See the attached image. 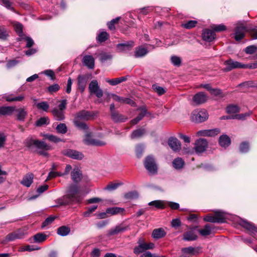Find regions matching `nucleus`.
<instances>
[{"label":"nucleus","mask_w":257,"mask_h":257,"mask_svg":"<svg viewBox=\"0 0 257 257\" xmlns=\"http://www.w3.org/2000/svg\"><path fill=\"white\" fill-rule=\"evenodd\" d=\"M149 52L147 48L143 46H140L136 48L134 52V56L136 58H141L145 56Z\"/></svg>","instance_id":"obj_20"},{"label":"nucleus","mask_w":257,"mask_h":257,"mask_svg":"<svg viewBox=\"0 0 257 257\" xmlns=\"http://www.w3.org/2000/svg\"><path fill=\"white\" fill-rule=\"evenodd\" d=\"M83 141L84 143L87 145L103 146L106 144V143L103 141L92 139L89 134L86 135L85 138L84 139Z\"/></svg>","instance_id":"obj_11"},{"label":"nucleus","mask_w":257,"mask_h":257,"mask_svg":"<svg viewBox=\"0 0 257 257\" xmlns=\"http://www.w3.org/2000/svg\"><path fill=\"white\" fill-rule=\"evenodd\" d=\"M215 217L216 220L219 221L217 222L218 223H221L225 222V216L224 212L221 211H215Z\"/></svg>","instance_id":"obj_44"},{"label":"nucleus","mask_w":257,"mask_h":257,"mask_svg":"<svg viewBox=\"0 0 257 257\" xmlns=\"http://www.w3.org/2000/svg\"><path fill=\"white\" fill-rule=\"evenodd\" d=\"M207 96L204 92H200L196 94L193 98V101L197 104L204 103L207 100Z\"/></svg>","instance_id":"obj_25"},{"label":"nucleus","mask_w":257,"mask_h":257,"mask_svg":"<svg viewBox=\"0 0 257 257\" xmlns=\"http://www.w3.org/2000/svg\"><path fill=\"white\" fill-rule=\"evenodd\" d=\"M77 80L78 89L80 90L81 92L82 93L85 89L87 79L86 77L84 75H79Z\"/></svg>","instance_id":"obj_26"},{"label":"nucleus","mask_w":257,"mask_h":257,"mask_svg":"<svg viewBox=\"0 0 257 257\" xmlns=\"http://www.w3.org/2000/svg\"><path fill=\"white\" fill-rule=\"evenodd\" d=\"M122 183H110L108 184L105 187V190H107L108 191H112L115 190L119 186L122 185Z\"/></svg>","instance_id":"obj_57"},{"label":"nucleus","mask_w":257,"mask_h":257,"mask_svg":"<svg viewBox=\"0 0 257 257\" xmlns=\"http://www.w3.org/2000/svg\"><path fill=\"white\" fill-rule=\"evenodd\" d=\"M8 36V31L4 27L0 28V39H6Z\"/></svg>","instance_id":"obj_64"},{"label":"nucleus","mask_w":257,"mask_h":257,"mask_svg":"<svg viewBox=\"0 0 257 257\" xmlns=\"http://www.w3.org/2000/svg\"><path fill=\"white\" fill-rule=\"evenodd\" d=\"M213 227L209 224H206L204 228L198 230V232L202 236L210 235L212 232Z\"/></svg>","instance_id":"obj_34"},{"label":"nucleus","mask_w":257,"mask_h":257,"mask_svg":"<svg viewBox=\"0 0 257 257\" xmlns=\"http://www.w3.org/2000/svg\"><path fill=\"white\" fill-rule=\"evenodd\" d=\"M44 136L46 139L54 143H58L62 141L61 139L52 135L46 134Z\"/></svg>","instance_id":"obj_55"},{"label":"nucleus","mask_w":257,"mask_h":257,"mask_svg":"<svg viewBox=\"0 0 257 257\" xmlns=\"http://www.w3.org/2000/svg\"><path fill=\"white\" fill-rule=\"evenodd\" d=\"M171 63L175 66L179 67L182 63L181 58L177 56H172L170 58Z\"/></svg>","instance_id":"obj_47"},{"label":"nucleus","mask_w":257,"mask_h":257,"mask_svg":"<svg viewBox=\"0 0 257 257\" xmlns=\"http://www.w3.org/2000/svg\"><path fill=\"white\" fill-rule=\"evenodd\" d=\"M126 78L123 76L112 79H106L105 81L111 85L114 86L122 82L125 81L126 80Z\"/></svg>","instance_id":"obj_36"},{"label":"nucleus","mask_w":257,"mask_h":257,"mask_svg":"<svg viewBox=\"0 0 257 257\" xmlns=\"http://www.w3.org/2000/svg\"><path fill=\"white\" fill-rule=\"evenodd\" d=\"M50 122L49 118L48 117H42L36 121L35 124L37 126H41L44 124H48Z\"/></svg>","instance_id":"obj_45"},{"label":"nucleus","mask_w":257,"mask_h":257,"mask_svg":"<svg viewBox=\"0 0 257 257\" xmlns=\"http://www.w3.org/2000/svg\"><path fill=\"white\" fill-rule=\"evenodd\" d=\"M15 110L17 113V119L21 121H24L28 114L27 110L24 107L15 110L13 106L0 107V116L10 115Z\"/></svg>","instance_id":"obj_2"},{"label":"nucleus","mask_w":257,"mask_h":257,"mask_svg":"<svg viewBox=\"0 0 257 257\" xmlns=\"http://www.w3.org/2000/svg\"><path fill=\"white\" fill-rule=\"evenodd\" d=\"M144 147L142 145H138L136 147V153L138 158H140L143 154Z\"/></svg>","instance_id":"obj_60"},{"label":"nucleus","mask_w":257,"mask_h":257,"mask_svg":"<svg viewBox=\"0 0 257 257\" xmlns=\"http://www.w3.org/2000/svg\"><path fill=\"white\" fill-rule=\"evenodd\" d=\"M168 145L175 152H178L181 150V143L176 138H170L168 140Z\"/></svg>","instance_id":"obj_18"},{"label":"nucleus","mask_w":257,"mask_h":257,"mask_svg":"<svg viewBox=\"0 0 257 257\" xmlns=\"http://www.w3.org/2000/svg\"><path fill=\"white\" fill-rule=\"evenodd\" d=\"M37 108L39 110H42L45 112H48L49 105L47 101H42L37 103H35Z\"/></svg>","instance_id":"obj_42"},{"label":"nucleus","mask_w":257,"mask_h":257,"mask_svg":"<svg viewBox=\"0 0 257 257\" xmlns=\"http://www.w3.org/2000/svg\"><path fill=\"white\" fill-rule=\"evenodd\" d=\"M257 50V47L254 45H251L247 47L245 49V52L248 54H252Z\"/></svg>","instance_id":"obj_61"},{"label":"nucleus","mask_w":257,"mask_h":257,"mask_svg":"<svg viewBox=\"0 0 257 257\" xmlns=\"http://www.w3.org/2000/svg\"><path fill=\"white\" fill-rule=\"evenodd\" d=\"M197 22L195 20H190L185 23L182 24V26L187 29H191L194 27L197 24Z\"/></svg>","instance_id":"obj_54"},{"label":"nucleus","mask_w":257,"mask_h":257,"mask_svg":"<svg viewBox=\"0 0 257 257\" xmlns=\"http://www.w3.org/2000/svg\"><path fill=\"white\" fill-rule=\"evenodd\" d=\"M239 224L240 225L250 231L252 234H255L257 232V228L251 222H247L244 220H241L239 221Z\"/></svg>","instance_id":"obj_17"},{"label":"nucleus","mask_w":257,"mask_h":257,"mask_svg":"<svg viewBox=\"0 0 257 257\" xmlns=\"http://www.w3.org/2000/svg\"><path fill=\"white\" fill-rule=\"evenodd\" d=\"M226 111L228 113H235L239 111V108L237 105H229L226 108Z\"/></svg>","instance_id":"obj_56"},{"label":"nucleus","mask_w":257,"mask_h":257,"mask_svg":"<svg viewBox=\"0 0 257 257\" xmlns=\"http://www.w3.org/2000/svg\"><path fill=\"white\" fill-rule=\"evenodd\" d=\"M3 5L8 9L12 11L13 12L16 13L14 7H12L13 4L12 0H1Z\"/></svg>","instance_id":"obj_51"},{"label":"nucleus","mask_w":257,"mask_h":257,"mask_svg":"<svg viewBox=\"0 0 257 257\" xmlns=\"http://www.w3.org/2000/svg\"><path fill=\"white\" fill-rule=\"evenodd\" d=\"M120 18L117 17L115 19H114L112 20L111 21L107 23V26L109 28V29L111 30H113L115 29L114 24L118 23V21L119 20Z\"/></svg>","instance_id":"obj_59"},{"label":"nucleus","mask_w":257,"mask_h":257,"mask_svg":"<svg viewBox=\"0 0 257 257\" xmlns=\"http://www.w3.org/2000/svg\"><path fill=\"white\" fill-rule=\"evenodd\" d=\"M127 229V227L123 225H117L114 228H111L108 231V235L112 236L115 234H118L119 233L125 231Z\"/></svg>","instance_id":"obj_22"},{"label":"nucleus","mask_w":257,"mask_h":257,"mask_svg":"<svg viewBox=\"0 0 257 257\" xmlns=\"http://www.w3.org/2000/svg\"><path fill=\"white\" fill-rule=\"evenodd\" d=\"M144 165L146 170L151 174H156L157 173L158 167L152 156H149L146 158Z\"/></svg>","instance_id":"obj_6"},{"label":"nucleus","mask_w":257,"mask_h":257,"mask_svg":"<svg viewBox=\"0 0 257 257\" xmlns=\"http://www.w3.org/2000/svg\"><path fill=\"white\" fill-rule=\"evenodd\" d=\"M51 112L56 120L60 121L64 119L65 115L63 111L59 110L57 108H54Z\"/></svg>","instance_id":"obj_31"},{"label":"nucleus","mask_w":257,"mask_h":257,"mask_svg":"<svg viewBox=\"0 0 257 257\" xmlns=\"http://www.w3.org/2000/svg\"><path fill=\"white\" fill-rule=\"evenodd\" d=\"M73 123L74 125L80 130L83 131H87L88 130V127L86 124L85 122L81 121V120L74 119Z\"/></svg>","instance_id":"obj_41"},{"label":"nucleus","mask_w":257,"mask_h":257,"mask_svg":"<svg viewBox=\"0 0 257 257\" xmlns=\"http://www.w3.org/2000/svg\"><path fill=\"white\" fill-rule=\"evenodd\" d=\"M152 88L159 95H161L166 92L164 88L159 86L157 84H153L152 85Z\"/></svg>","instance_id":"obj_52"},{"label":"nucleus","mask_w":257,"mask_h":257,"mask_svg":"<svg viewBox=\"0 0 257 257\" xmlns=\"http://www.w3.org/2000/svg\"><path fill=\"white\" fill-rule=\"evenodd\" d=\"M94 58L91 55H85L83 57L82 59V63L84 65L90 69L94 68Z\"/></svg>","instance_id":"obj_19"},{"label":"nucleus","mask_w":257,"mask_h":257,"mask_svg":"<svg viewBox=\"0 0 257 257\" xmlns=\"http://www.w3.org/2000/svg\"><path fill=\"white\" fill-rule=\"evenodd\" d=\"M224 64L226 66L225 68L226 71H229L233 69L243 68V64L238 62L229 59L224 62Z\"/></svg>","instance_id":"obj_12"},{"label":"nucleus","mask_w":257,"mask_h":257,"mask_svg":"<svg viewBox=\"0 0 257 257\" xmlns=\"http://www.w3.org/2000/svg\"><path fill=\"white\" fill-rule=\"evenodd\" d=\"M3 98L6 99V101L9 102L12 101H22L25 98L24 95H20L18 96H15L13 94H5Z\"/></svg>","instance_id":"obj_27"},{"label":"nucleus","mask_w":257,"mask_h":257,"mask_svg":"<svg viewBox=\"0 0 257 257\" xmlns=\"http://www.w3.org/2000/svg\"><path fill=\"white\" fill-rule=\"evenodd\" d=\"M202 37L203 40L210 42L215 39V34L213 30L205 29L202 31Z\"/></svg>","instance_id":"obj_16"},{"label":"nucleus","mask_w":257,"mask_h":257,"mask_svg":"<svg viewBox=\"0 0 257 257\" xmlns=\"http://www.w3.org/2000/svg\"><path fill=\"white\" fill-rule=\"evenodd\" d=\"M141 112L140 114L134 119L131 121L132 124H136L139 121H140L146 114L147 110L145 108H142L141 109Z\"/></svg>","instance_id":"obj_39"},{"label":"nucleus","mask_w":257,"mask_h":257,"mask_svg":"<svg viewBox=\"0 0 257 257\" xmlns=\"http://www.w3.org/2000/svg\"><path fill=\"white\" fill-rule=\"evenodd\" d=\"M138 245L135 246L134 248V253L138 255L144 251L152 249L155 247V244L153 242L147 243L145 239L143 237H140L137 241Z\"/></svg>","instance_id":"obj_4"},{"label":"nucleus","mask_w":257,"mask_h":257,"mask_svg":"<svg viewBox=\"0 0 257 257\" xmlns=\"http://www.w3.org/2000/svg\"><path fill=\"white\" fill-rule=\"evenodd\" d=\"M166 234V232L162 228H159L153 230L152 236L153 238L158 239L163 238Z\"/></svg>","instance_id":"obj_30"},{"label":"nucleus","mask_w":257,"mask_h":257,"mask_svg":"<svg viewBox=\"0 0 257 257\" xmlns=\"http://www.w3.org/2000/svg\"><path fill=\"white\" fill-rule=\"evenodd\" d=\"M71 177L74 183H78L81 180L82 174L80 170L78 168H75L71 173Z\"/></svg>","instance_id":"obj_24"},{"label":"nucleus","mask_w":257,"mask_h":257,"mask_svg":"<svg viewBox=\"0 0 257 257\" xmlns=\"http://www.w3.org/2000/svg\"><path fill=\"white\" fill-rule=\"evenodd\" d=\"M26 234V232H25L22 230H18L17 231L9 233L7 235L6 239L8 241H12L17 239H22Z\"/></svg>","instance_id":"obj_14"},{"label":"nucleus","mask_w":257,"mask_h":257,"mask_svg":"<svg viewBox=\"0 0 257 257\" xmlns=\"http://www.w3.org/2000/svg\"><path fill=\"white\" fill-rule=\"evenodd\" d=\"M26 145L28 147L34 146L38 149H43L46 151L50 149V147L46 143L43 141H40L38 140H34L32 139H27L26 141Z\"/></svg>","instance_id":"obj_7"},{"label":"nucleus","mask_w":257,"mask_h":257,"mask_svg":"<svg viewBox=\"0 0 257 257\" xmlns=\"http://www.w3.org/2000/svg\"><path fill=\"white\" fill-rule=\"evenodd\" d=\"M63 153L65 156L73 159L81 160L84 157L82 153L71 149H68L64 151Z\"/></svg>","instance_id":"obj_15"},{"label":"nucleus","mask_w":257,"mask_h":257,"mask_svg":"<svg viewBox=\"0 0 257 257\" xmlns=\"http://www.w3.org/2000/svg\"><path fill=\"white\" fill-rule=\"evenodd\" d=\"M123 211L124 209L122 208L115 207L107 208L106 210V212L111 215H115L119 213L122 212Z\"/></svg>","instance_id":"obj_40"},{"label":"nucleus","mask_w":257,"mask_h":257,"mask_svg":"<svg viewBox=\"0 0 257 257\" xmlns=\"http://www.w3.org/2000/svg\"><path fill=\"white\" fill-rule=\"evenodd\" d=\"M79 193L80 190L78 186L72 184L68 187L66 194L58 199V203L61 205H65L74 202H79L81 200Z\"/></svg>","instance_id":"obj_1"},{"label":"nucleus","mask_w":257,"mask_h":257,"mask_svg":"<svg viewBox=\"0 0 257 257\" xmlns=\"http://www.w3.org/2000/svg\"><path fill=\"white\" fill-rule=\"evenodd\" d=\"M94 116V114L93 112L82 110L76 114L74 119L81 121H87L92 118Z\"/></svg>","instance_id":"obj_9"},{"label":"nucleus","mask_w":257,"mask_h":257,"mask_svg":"<svg viewBox=\"0 0 257 257\" xmlns=\"http://www.w3.org/2000/svg\"><path fill=\"white\" fill-rule=\"evenodd\" d=\"M108 37L109 35L107 32H102L97 37V40L99 42H103L107 40Z\"/></svg>","instance_id":"obj_49"},{"label":"nucleus","mask_w":257,"mask_h":257,"mask_svg":"<svg viewBox=\"0 0 257 257\" xmlns=\"http://www.w3.org/2000/svg\"><path fill=\"white\" fill-rule=\"evenodd\" d=\"M197 238V235L193 230L185 232L183 234V239L186 241H193Z\"/></svg>","instance_id":"obj_32"},{"label":"nucleus","mask_w":257,"mask_h":257,"mask_svg":"<svg viewBox=\"0 0 257 257\" xmlns=\"http://www.w3.org/2000/svg\"><path fill=\"white\" fill-rule=\"evenodd\" d=\"M112 55L107 53L103 52L100 54L99 59L101 62H105L112 59Z\"/></svg>","instance_id":"obj_50"},{"label":"nucleus","mask_w":257,"mask_h":257,"mask_svg":"<svg viewBox=\"0 0 257 257\" xmlns=\"http://www.w3.org/2000/svg\"><path fill=\"white\" fill-rule=\"evenodd\" d=\"M240 151L241 153H246L249 150V145L247 142H242L240 145Z\"/></svg>","instance_id":"obj_62"},{"label":"nucleus","mask_w":257,"mask_h":257,"mask_svg":"<svg viewBox=\"0 0 257 257\" xmlns=\"http://www.w3.org/2000/svg\"><path fill=\"white\" fill-rule=\"evenodd\" d=\"M250 30V27H246L245 22H238L235 24L234 32L232 34L233 38L236 41H239L245 37V33Z\"/></svg>","instance_id":"obj_3"},{"label":"nucleus","mask_w":257,"mask_h":257,"mask_svg":"<svg viewBox=\"0 0 257 257\" xmlns=\"http://www.w3.org/2000/svg\"><path fill=\"white\" fill-rule=\"evenodd\" d=\"M231 143L230 138L226 135H222L219 138V144L223 148H227Z\"/></svg>","instance_id":"obj_28"},{"label":"nucleus","mask_w":257,"mask_h":257,"mask_svg":"<svg viewBox=\"0 0 257 257\" xmlns=\"http://www.w3.org/2000/svg\"><path fill=\"white\" fill-rule=\"evenodd\" d=\"M34 175L32 173L26 175L21 182V184L25 186L29 187L33 182Z\"/></svg>","instance_id":"obj_33"},{"label":"nucleus","mask_w":257,"mask_h":257,"mask_svg":"<svg viewBox=\"0 0 257 257\" xmlns=\"http://www.w3.org/2000/svg\"><path fill=\"white\" fill-rule=\"evenodd\" d=\"M97 208V205H93L87 208V210L83 213L84 217H89L91 213L94 212Z\"/></svg>","instance_id":"obj_58"},{"label":"nucleus","mask_w":257,"mask_h":257,"mask_svg":"<svg viewBox=\"0 0 257 257\" xmlns=\"http://www.w3.org/2000/svg\"><path fill=\"white\" fill-rule=\"evenodd\" d=\"M173 167L179 170L182 169L184 166L185 163L183 160L181 158H177L174 160L173 161Z\"/></svg>","instance_id":"obj_35"},{"label":"nucleus","mask_w":257,"mask_h":257,"mask_svg":"<svg viewBox=\"0 0 257 257\" xmlns=\"http://www.w3.org/2000/svg\"><path fill=\"white\" fill-rule=\"evenodd\" d=\"M134 45V41H130L124 43L117 44L116 48L120 52H126L131 50Z\"/></svg>","instance_id":"obj_13"},{"label":"nucleus","mask_w":257,"mask_h":257,"mask_svg":"<svg viewBox=\"0 0 257 257\" xmlns=\"http://www.w3.org/2000/svg\"><path fill=\"white\" fill-rule=\"evenodd\" d=\"M220 133V130L218 128L211 130H208V137H214Z\"/></svg>","instance_id":"obj_63"},{"label":"nucleus","mask_w":257,"mask_h":257,"mask_svg":"<svg viewBox=\"0 0 257 257\" xmlns=\"http://www.w3.org/2000/svg\"><path fill=\"white\" fill-rule=\"evenodd\" d=\"M208 118V114L206 110L195 109L192 111L191 120L195 123H200L206 120Z\"/></svg>","instance_id":"obj_5"},{"label":"nucleus","mask_w":257,"mask_h":257,"mask_svg":"<svg viewBox=\"0 0 257 257\" xmlns=\"http://www.w3.org/2000/svg\"><path fill=\"white\" fill-rule=\"evenodd\" d=\"M200 87L206 89L207 90L210 91L211 93L215 95H219L221 93V90L220 89L211 88L210 85L208 84H201Z\"/></svg>","instance_id":"obj_43"},{"label":"nucleus","mask_w":257,"mask_h":257,"mask_svg":"<svg viewBox=\"0 0 257 257\" xmlns=\"http://www.w3.org/2000/svg\"><path fill=\"white\" fill-rule=\"evenodd\" d=\"M89 91L90 94H94L98 98H100L103 96V91L100 88L97 80H92L88 86Z\"/></svg>","instance_id":"obj_8"},{"label":"nucleus","mask_w":257,"mask_h":257,"mask_svg":"<svg viewBox=\"0 0 257 257\" xmlns=\"http://www.w3.org/2000/svg\"><path fill=\"white\" fill-rule=\"evenodd\" d=\"M47 238V235L43 233H38L30 238L29 240L30 243H41L44 242Z\"/></svg>","instance_id":"obj_21"},{"label":"nucleus","mask_w":257,"mask_h":257,"mask_svg":"<svg viewBox=\"0 0 257 257\" xmlns=\"http://www.w3.org/2000/svg\"><path fill=\"white\" fill-rule=\"evenodd\" d=\"M111 95L115 101L121 103L128 104L131 105H133L135 104V102L130 98L121 97L114 94H111Z\"/></svg>","instance_id":"obj_23"},{"label":"nucleus","mask_w":257,"mask_h":257,"mask_svg":"<svg viewBox=\"0 0 257 257\" xmlns=\"http://www.w3.org/2000/svg\"><path fill=\"white\" fill-rule=\"evenodd\" d=\"M58 133L62 134H65L67 131V128L65 123H60L56 127Z\"/></svg>","instance_id":"obj_53"},{"label":"nucleus","mask_w":257,"mask_h":257,"mask_svg":"<svg viewBox=\"0 0 257 257\" xmlns=\"http://www.w3.org/2000/svg\"><path fill=\"white\" fill-rule=\"evenodd\" d=\"M111 117L115 122H124L127 119V117L119 113L117 111L113 112L111 114Z\"/></svg>","instance_id":"obj_29"},{"label":"nucleus","mask_w":257,"mask_h":257,"mask_svg":"<svg viewBox=\"0 0 257 257\" xmlns=\"http://www.w3.org/2000/svg\"><path fill=\"white\" fill-rule=\"evenodd\" d=\"M208 146V142L205 139L197 140L195 144L194 149L196 153H200L205 151Z\"/></svg>","instance_id":"obj_10"},{"label":"nucleus","mask_w":257,"mask_h":257,"mask_svg":"<svg viewBox=\"0 0 257 257\" xmlns=\"http://www.w3.org/2000/svg\"><path fill=\"white\" fill-rule=\"evenodd\" d=\"M145 134V130L144 128H140L134 131L130 137L131 139H135L142 137Z\"/></svg>","instance_id":"obj_38"},{"label":"nucleus","mask_w":257,"mask_h":257,"mask_svg":"<svg viewBox=\"0 0 257 257\" xmlns=\"http://www.w3.org/2000/svg\"><path fill=\"white\" fill-rule=\"evenodd\" d=\"M70 232V228L68 226H62L57 229V233L60 236H66Z\"/></svg>","instance_id":"obj_37"},{"label":"nucleus","mask_w":257,"mask_h":257,"mask_svg":"<svg viewBox=\"0 0 257 257\" xmlns=\"http://www.w3.org/2000/svg\"><path fill=\"white\" fill-rule=\"evenodd\" d=\"M14 28L20 39L25 36L23 32V25L19 23H16L14 25Z\"/></svg>","instance_id":"obj_46"},{"label":"nucleus","mask_w":257,"mask_h":257,"mask_svg":"<svg viewBox=\"0 0 257 257\" xmlns=\"http://www.w3.org/2000/svg\"><path fill=\"white\" fill-rule=\"evenodd\" d=\"M148 204L150 206H154L156 208L158 209H163L164 208L163 202L161 200L153 201L149 202Z\"/></svg>","instance_id":"obj_48"}]
</instances>
